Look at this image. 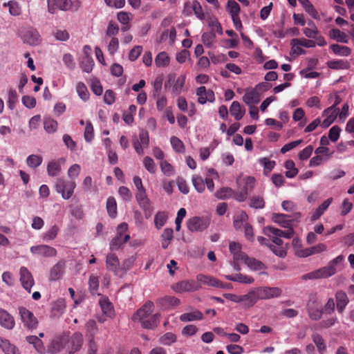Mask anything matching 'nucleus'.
Returning <instances> with one entry per match:
<instances>
[{"label":"nucleus","instance_id":"25","mask_svg":"<svg viewBox=\"0 0 354 354\" xmlns=\"http://www.w3.org/2000/svg\"><path fill=\"white\" fill-rule=\"evenodd\" d=\"M70 351L69 353L73 354L77 351L83 344V336L80 333H74L69 340Z\"/></svg>","mask_w":354,"mask_h":354},{"label":"nucleus","instance_id":"41","mask_svg":"<svg viewBox=\"0 0 354 354\" xmlns=\"http://www.w3.org/2000/svg\"><path fill=\"white\" fill-rule=\"evenodd\" d=\"M94 66V61L89 55H86L80 62V67L85 73H89L92 71Z\"/></svg>","mask_w":354,"mask_h":354},{"label":"nucleus","instance_id":"60","mask_svg":"<svg viewBox=\"0 0 354 354\" xmlns=\"http://www.w3.org/2000/svg\"><path fill=\"white\" fill-rule=\"evenodd\" d=\"M143 165L145 168L150 173L155 174L157 170V167L153 161V160L149 157L146 156L143 159Z\"/></svg>","mask_w":354,"mask_h":354},{"label":"nucleus","instance_id":"33","mask_svg":"<svg viewBox=\"0 0 354 354\" xmlns=\"http://www.w3.org/2000/svg\"><path fill=\"white\" fill-rule=\"evenodd\" d=\"M245 263L253 270H261L265 268L264 264L255 259L250 258L247 255L243 256V260Z\"/></svg>","mask_w":354,"mask_h":354},{"label":"nucleus","instance_id":"18","mask_svg":"<svg viewBox=\"0 0 354 354\" xmlns=\"http://www.w3.org/2000/svg\"><path fill=\"white\" fill-rule=\"evenodd\" d=\"M307 310L309 317L313 320H319L323 314L321 306L316 302V300L310 299L307 303Z\"/></svg>","mask_w":354,"mask_h":354},{"label":"nucleus","instance_id":"26","mask_svg":"<svg viewBox=\"0 0 354 354\" xmlns=\"http://www.w3.org/2000/svg\"><path fill=\"white\" fill-rule=\"evenodd\" d=\"M242 299L243 306L246 308L252 306L257 301V300L261 299L260 297L259 296V291L257 288L250 291L246 295H242Z\"/></svg>","mask_w":354,"mask_h":354},{"label":"nucleus","instance_id":"53","mask_svg":"<svg viewBox=\"0 0 354 354\" xmlns=\"http://www.w3.org/2000/svg\"><path fill=\"white\" fill-rule=\"evenodd\" d=\"M3 7L8 6L9 12L11 15L17 16L19 15L21 12V7L19 3L16 1H10L8 3H4L3 4Z\"/></svg>","mask_w":354,"mask_h":354},{"label":"nucleus","instance_id":"44","mask_svg":"<svg viewBox=\"0 0 354 354\" xmlns=\"http://www.w3.org/2000/svg\"><path fill=\"white\" fill-rule=\"evenodd\" d=\"M241 245L238 243L232 242L230 244V250L234 254V259L235 261L243 260V256L246 254L241 252Z\"/></svg>","mask_w":354,"mask_h":354},{"label":"nucleus","instance_id":"62","mask_svg":"<svg viewBox=\"0 0 354 354\" xmlns=\"http://www.w3.org/2000/svg\"><path fill=\"white\" fill-rule=\"evenodd\" d=\"M84 136L85 140L88 142L94 138L93 127L90 121L86 122Z\"/></svg>","mask_w":354,"mask_h":354},{"label":"nucleus","instance_id":"12","mask_svg":"<svg viewBox=\"0 0 354 354\" xmlns=\"http://www.w3.org/2000/svg\"><path fill=\"white\" fill-rule=\"evenodd\" d=\"M153 303L151 301L146 302L136 313L133 315L132 319L134 322H140L148 317L152 315L153 311Z\"/></svg>","mask_w":354,"mask_h":354},{"label":"nucleus","instance_id":"28","mask_svg":"<svg viewBox=\"0 0 354 354\" xmlns=\"http://www.w3.org/2000/svg\"><path fill=\"white\" fill-rule=\"evenodd\" d=\"M335 298L337 301V310L339 313H342L348 304L349 299L346 292L342 290L336 292Z\"/></svg>","mask_w":354,"mask_h":354},{"label":"nucleus","instance_id":"64","mask_svg":"<svg viewBox=\"0 0 354 354\" xmlns=\"http://www.w3.org/2000/svg\"><path fill=\"white\" fill-rule=\"evenodd\" d=\"M171 145L173 149L178 153L184 151V145L183 142L176 136H172L170 139Z\"/></svg>","mask_w":354,"mask_h":354},{"label":"nucleus","instance_id":"30","mask_svg":"<svg viewBox=\"0 0 354 354\" xmlns=\"http://www.w3.org/2000/svg\"><path fill=\"white\" fill-rule=\"evenodd\" d=\"M203 317V313L198 310H195L192 312L182 314L180 316L179 319L183 322H187L201 320Z\"/></svg>","mask_w":354,"mask_h":354},{"label":"nucleus","instance_id":"8","mask_svg":"<svg viewBox=\"0 0 354 354\" xmlns=\"http://www.w3.org/2000/svg\"><path fill=\"white\" fill-rule=\"evenodd\" d=\"M201 288L194 281L184 280L174 284L171 286L173 290L176 292H192L198 290Z\"/></svg>","mask_w":354,"mask_h":354},{"label":"nucleus","instance_id":"49","mask_svg":"<svg viewBox=\"0 0 354 354\" xmlns=\"http://www.w3.org/2000/svg\"><path fill=\"white\" fill-rule=\"evenodd\" d=\"M58 127L57 122L50 118H46L44 121V127L48 133H54Z\"/></svg>","mask_w":354,"mask_h":354},{"label":"nucleus","instance_id":"35","mask_svg":"<svg viewBox=\"0 0 354 354\" xmlns=\"http://www.w3.org/2000/svg\"><path fill=\"white\" fill-rule=\"evenodd\" d=\"M230 112L236 120H240L245 114V109H242L239 102L234 101L230 107Z\"/></svg>","mask_w":354,"mask_h":354},{"label":"nucleus","instance_id":"22","mask_svg":"<svg viewBox=\"0 0 354 354\" xmlns=\"http://www.w3.org/2000/svg\"><path fill=\"white\" fill-rule=\"evenodd\" d=\"M326 245L324 243H318L317 245L298 251V257H307L315 254H319L326 250Z\"/></svg>","mask_w":354,"mask_h":354},{"label":"nucleus","instance_id":"5","mask_svg":"<svg viewBox=\"0 0 354 354\" xmlns=\"http://www.w3.org/2000/svg\"><path fill=\"white\" fill-rule=\"evenodd\" d=\"M300 217L301 214L299 212H295L293 214L274 213L272 215V220L282 227L286 228L292 227V223L298 221Z\"/></svg>","mask_w":354,"mask_h":354},{"label":"nucleus","instance_id":"51","mask_svg":"<svg viewBox=\"0 0 354 354\" xmlns=\"http://www.w3.org/2000/svg\"><path fill=\"white\" fill-rule=\"evenodd\" d=\"M106 209L109 215L111 218H115L117 215V204L114 198L109 197L106 201Z\"/></svg>","mask_w":354,"mask_h":354},{"label":"nucleus","instance_id":"46","mask_svg":"<svg viewBox=\"0 0 354 354\" xmlns=\"http://www.w3.org/2000/svg\"><path fill=\"white\" fill-rule=\"evenodd\" d=\"M100 307L103 313L109 317L113 315V309L112 304L106 298H102L99 301Z\"/></svg>","mask_w":354,"mask_h":354},{"label":"nucleus","instance_id":"7","mask_svg":"<svg viewBox=\"0 0 354 354\" xmlns=\"http://www.w3.org/2000/svg\"><path fill=\"white\" fill-rule=\"evenodd\" d=\"M209 222L208 219L194 216L189 219L187 221V227L192 232L203 231L207 228Z\"/></svg>","mask_w":354,"mask_h":354},{"label":"nucleus","instance_id":"24","mask_svg":"<svg viewBox=\"0 0 354 354\" xmlns=\"http://www.w3.org/2000/svg\"><path fill=\"white\" fill-rule=\"evenodd\" d=\"M243 102L248 106H252L260 101V97L256 89H247L245 95L243 96Z\"/></svg>","mask_w":354,"mask_h":354},{"label":"nucleus","instance_id":"4","mask_svg":"<svg viewBox=\"0 0 354 354\" xmlns=\"http://www.w3.org/2000/svg\"><path fill=\"white\" fill-rule=\"evenodd\" d=\"M55 189L57 193L61 194L64 199H69L73 194L76 183L73 181H66L63 178H57L55 183Z\"/></svg>","mask_w":354,"mask_h":354},{"label":"nucleus","instance_id":"58","mask_svg":"<svg viewBox=\"0 0 354 354\" xmlns=\"http://www.w3.org/2000/svg\"><path fill=\"white\" fill-rule=\"evenodd\" d=\"M244 183L242 190L247 192L249 194L254 189L255 185V178L252 176H247L243 179Z\"/></svg>","mask_w":354,"mask_h":354},{"label":"nucleus","instance_id":"29","mask_svg":"<svg viewBox=\"0 0 354 354\" xmlns=\"http://www.w3.org/2000/svg\"><path fill=\"white\" fill-rule=\"evenodd\" d=\"M160 317V314L156 313L140 321L139 322L141 323V325L144 328L153 329L158 326Z\"/></svg>","mask_w":354,"mask_h":354},{"label":"nucleus","instance_id":"17","mask_svg":"<svg viewBox=\"0 0 354 354\" xmlns=\"http://www.w3.org/2000/svg\"><path fill=\"white\" fill-rule=\"evenodd\" d=\"M196 95L198 96V102L201 104H204L207 102H213L215 100L214 93L210 89L207 90L203 86L197 88Z\"/></svg>","mask_w":354,"mask_h":354},{"label":"nucleus","instance_id":"52","mask_svg":"<svg viewBox=\"0 0 354 354\" xmlns=\"http://www.w3.org/2000/svg\"><path fill=\"white\" fill-rule=\"evenodd\" d=\"M140 208L142 209V210L145 212V216L147 218H149L153 212V209L151 205L150 201L148 198L144 199L143 201H140L138 202Z\"/></svg>","mask_w":354,"mask_h":354},{"label":"nucleus","instance_id":"15","mask_svg":"<svg viewBox=\"0 0 354 354\" xmlns=\"http://www.w3.org/2000/svg\"><path fill=\"white\" fill-rule=\"evenodd\" d=\"M66 263L64 260L59 261L50 270L48 280L55 281L60 279L64 274Z\"/></svg>","mask_w":354,"mask_h":354},{"label":"nucleus","instance_id":"61","mask_svg":"<svg viewBox=\"0 0 354 354\" xmlns=\"http://www.w3.org/2000/svg\"><path fill=\"white\" fill-rule=\"evenodd\" d=\"M167 218V214L163 212L156 214L154 218L155 226L158 229H160L165 223Z\"/></svg>","mask_w":354,"mask_h":354},{"label":"nucleus","instance_id":"10","mask_svg":"<svg viewBox=\"0 0 354 354\" xmlns=\"http://www.w3.org/2000/svg\"><path fill=\"white\" fill-rule=\"evenodd\" d=\"M30 252L34 255L44 257H53L57 255L55 248L47 245H37L30 248Z\"/></svg>","mask_w":354,"mask_h":354},{"label":"nucleus","instance_id":"13","mask_svg":"<svg viewBox=\"0 0 354 354\" xmlns=\"http://www.w3.org/2000/svg\"><path fill=\"white\" fill-rule=\"evenodd\" d=\"M106 266L109 271L114 273L116 276H121L120 261L115 254L109 253L106 258Z\"/></svg>","mask_w":354,"mask_h":354},{"label":"nucleus","instance_id":"48","mask_svg":"<svg viewBox=\"0 0 354 354\" xmlns=\"http://www.w3.org/2000/svg\"><path fill=\"white\" fill-rule=\"evenodd\" d=\"M309 27L304 28L303 30L304 34L308 38L314 39L316 38V35H318L319 31L315 24V23L312 21H310L308 23Z\"/></svg>","mask_w":354,"mask_h":354},{"label":"nucleus","instance_id":"19","mask_svg":"<svg viewBox=\"0 0 354 354\" xmlns=\"http://www.w3.org/2000/svg\"><path fill=\"white\" fill-rule=\"evenodd\" d=\"M261 299H268L278 297L281 295L282 290L278 287H262L257 288Z\"/></svg>","mask_w":354,"mask_h":354},{"label":"nucleus","instance_id":"6","mask_svg":"<svg viewBox=\"0 0 354 354\" xmlns=\"http://www.w3.org/2000/svg\"><path fill=\"white\" fill-rule=\"evenodd\" d=\"M20 36L24 43L30 46H37L41 41L39 32L32 27L24 28L20 32Z\"/></svg>","mask_w":354,"mask_h":354},{"label":"nucleus","instance_id":"39","mask_svg":"<svg viewBox=\"0 0 354 354\" xmlns=\"http://www.w3.org/2000/svg\"><path fill=\"white\" fill-rule=\"evenodd\" d=\"M234 190L230 187H222L217 190L214 196L220 200H227L232 197Z\"/></svg>","mask_w":354,"mask_h":354},{"label":"nucleus","instance_id":"56","mask_svg":"<svg viewBox=\"0 0 354 354\" xmlns=\"http://www.w3.org/2000/svg\"><path fill=\"white\" fill-rule=\"evenodd\" d=\"M42 157L39 155H30L26 158L27 165L32 168L39 167L42 162Z\"/></svg>","mask_w":354,"mask_h":354},{"label":"nucleus","instance_id":"11","mask_svg":"<svg viewBox=\"0 0 354 354\" xmlns=\"http://www.w3.org/2000/svg\"><path fill=\"white\" fill-rule=\"evenodd\" d=\"M20 281L23 288L30 292L31 288L35 284V281L31 272L26 267H21L19 270Z\"/></svg>","mask_w":354,"mask_h":354},{"label":"nucleus","instance_id":"57","mask_svg":"<svg viewBox=\"0 0 354 354\" xmlns=\"http://www.w3.org/2000/svg\"><path fill=\"white\" fill-rule=\"evenodd\" d=\"M227 10L232 17L239 16L240 12V6L237 2L234 0L227 1Z\"/></svg>","mask_w":354,"mask_h":354},{"label":"nucleus","instance_id":"47","mask_svg":"<svg viewBox=\"0 0 354 354\" xmlns=\"http://www.w3.org/2000/svg\"><path fill=\"white\" fill-rule=\"evenodd\" d=\"M287 171L286 172V176L288 178H292L297 176L298 169L295 167V162L292 160H288L286 161L284 165Z\"/></svg>","mask_w":354,"mask_h":354},{"label":"nucleus","instance_id":"38","mask_svg":"<svg viewBox=\"0 0 354 354\" xmlns=\"http://www.w3.org/2000/svg\"><path fill=\"white\" fill-rule=\"evenodd\" d=\"M155 63L158 67H165L169 64L170 58L166 52L162 51L156 55Z\"/></svg>","mask_w":354,"mask_h":354},{"label":"nucleus","instance_id":"42","mask_svg":"<svg viewBox=\"0 0 354 354\" xmlns=\"http://www.w3.org/2000/svg\"><path fill=\"white\" fill-rule=\"evenodd\" d=\"M290 44L294 46V48L296 46H301L306 48H313L316 46L315 41L310 39H306L305 38L292 39L290 41Z\"/></svg>","mask_w":354,"mask_h":354},{"label":"nucleus","instance_id":"31","mask_svg":"<svg viewBox=\"0 0 354 354\" xmlns=\"http://www.w3.org/2000/svg\"><path fill=\"white\" fill-rule=\"evenodd\" d=\"M26 340L30 344H32L35 350L41 354L45 353V347L43 342L35 335H29L26 337Z\"/></svg>","mask_w":354,"mask_h":354},{"label":"nucleus","instance_id":"54","mask_svg":"<svg viewBox=\"0 0 354 354\" xmlns=\"http://www.w3.org/2000/svg\"><path fill=\"white\" fill-rule=\"evenodd\" d=\"M312 339L315 344L316 345L318 351L322 354L326 350V346L322 337L319 334H313Z\"/></svg>","mask_w":354,"mask_h":354},{"label":"nucleus","instance_id":"50","mask_svg":"<svg viewBox=\"0 0 354 354\" xmlns=\"http://www.w3.org/2000/svg\"><path fill=\"white\" fill-rule=\"evenodd\" d=\"M59 232V227L57 225H53L48 230L44 233L42 239L44 241L48 242L55 239Z\"/></svg>","mask_w":354,"mask_h":354},{"label":"nucleus","instance_id":"1","mask_svg":"<svg viewBox=\"0 0 354 354\" xmlns=\"http://www.w3.org/2000/svg\"><path fill=\"white\" fill-rule=\"evenodd\" d=\"M343 255H339L333 259L328 266L322 267L317 270L304 274L301 278L304 280L317 279L328 278L333 276L336 272L335 266L344 260Z\"/></svg>","mask_w":354,"mask_h":354},{"label":"nucleus","instance_id":"20","mask_svg":"<svg viewBox=\"0 0 354 354\" xmlns=\"http://www.w3.org/2000/svg\"><path fill=\"white\" fill-rule=\"evenodd\" d=\"M66 159L60 158L50 161L47 165V173L49 176H57L62 171V167L64 165Z\"/></svg>","mask_w":354,"mask_h":354},{"label":"nucleus","instance_id":"27","mask_svg":"<svg viewBox=\"0 0 354 354\" xmlns=\"http://www.w3.org/2000/svg\"><path fill=\"white\" fill-rule=\"evenodd\" d=\"M0 348L5 354H20L19 349L10 342L0 337Z\"/></svg>","mask_w":354,"mask_h":354},{"label":"nucleus","instance_id":"55","mask_svg":"<svg viewBox=\"0 0 354 354\" xmlns=\"http://www.w3.org/2000/svg\"><path fill=\"white\" fill-rule=\"evenodd\" d=\"M77 93L79 97L83 100L86 101L89 98V93L85 84L83 82H78L76 86Z\"/></svg>","mask_w":354,"mask_h":354},{"label":"nucleus","instance_id":"21","mask_svg":"<svg viewBox=\"0 0 354 354\" xmlns=\"http://www.w3.org/2000/svg\"><path fill=\"white\" fill-rule=\"evenodd\" d=\"M0 325L8 330H12L15 326V321L12 315L8 311L0 308Z\"/></svg>","mask_w":354,"mask_h":354},{"label":"nucleus","instance_id":"37","mask_svg":"<svg viewBox=\"0 0 354 354\" xmlns=\"http://www.w3.org/2000/svg\"><path fill=\"white\" fill-rule=\"evenodd\" d=\"M185 82V75H180L176 80L172 86L171 93L176 96L181 93Z\"/></svg>","mask_w":354,"mask_h":354},{"label":"nucleus","instance_id":"45","mask_svg":"<svg viewBox=\"0 0 354 354\" xmlns=\"http://www.w3.org/2000/svg\"><path fill=\"white\" fill-rule=\"evenodd\" d=\"M258 162L263 167L264 174L266 175H268L275 166L274 160H271L266 157L259 158Z\"/></svg>","mask_w":354,"mask_h":354},{"label":"nucleus","instance_id":"43","mask_svg":"<svg viewBox=\"0 0 354 354\" xmlns=\"http://www.w3.org/2000/svg\"><path fill=\"white\" fill-rule=\"evenodd\" d=\"M192 184L198 193H203L205 189V180L201 176L194 175L192 178Z\"/></svg>","mask_w":354,"mask_h":354},{"label":"nucleus","instance_id":"2","mask_svg":"<svg viewBox=\"0 0 354 354\" xmlns=\"http://www.w3.org/2000/svg\"><path fill=\"white\" fill-rule=\"evenodd\" d=\"M128 229V225L125 223L120 224L117 227V234L112 239L109 243V248L111 250H119L124 243H127L130 239L129 234H124Z\"/></svg>","mask_w":354,"mask_h":354},{"label":"nucleus","instance_id":"23","mask_svg":"<svg viewBox=\"0 0 354 354\" xmlns=\"http://www.w3.org/2000/svg\"><path fill=\"white\" fill-rule=\"evenodd\" d=\"M157 304L162 308L168 309L178 306L180 304V301L174 296H165L158 299Z\"/></svg>","mask_w":354,"mask_h":354},{"label":"nucleus","instance_id":"40","mask_svg":"<svg viewBox=\"0 0 354 354\" xmlns=\"http://www.w3.org/2000/svg\"><path fill=\"white\" fill-rule=\"evenodd\" d=\"M333 52L339 56L347 57L351 55V50L346 46H340L339 44H332L330 46Z\"/></svg>","mask_w":354,"mask_h":354},{"label":"nucleus","instance_id":"14","mask_svg":"<svg viewBox=\"0 0 354 354\" xmlns=\"http://www.w3.org/2000/svg\"><path fill=\"white\" fill-rule=\"evenodd\" d=\"M48 12L53 14L57 10H68L72 6L71 0H47Z\"/></svg>","mask_w":354,"mask_h":354},{"label":"nucleus","instance_id":"34","mask_svg":"<svg viewBox=\"0 0 354 354\" xmlns=\"http://www.w3.org/2000/svg\"><path fill=\"white\" fill-rule=\"evenodd\" d=\"M333 202V198H329L324 201L313 213L311 216V220L312 221H316L323 214L324 212L328 209L329 205Z\"/></svg>","mask_w":354,"mask_h":354},{"label":"nucleus","instance_id":"32","mask_svg":"<svg viewBox=\"0 0 354 354\" xmlns=\"http://www.w3.org/2000/svg\"><path fill=\"white\" fill-rule=\"evenodd\" d=\"M65 309V301L62 299H59L53 304L51 313L53 317H59L64 313Z\"/></svg>","mask_w":354,"mask_h":354},{"label":"nucleus","instance_id":"9","mask_svg":"<svg viewBox=\"0 0 354 354\" xmlns=\"http://www.w3.org/2000/svg\"><path fill=\"white\" fill-rule=\"evenodd\" d=\"M287 228V230H281L272 226H266L263 229V232L268 236H277L290 239L294 235L295 232L292 227Z\"/></svg>","mask_w":354,"mask_h":354},{"label":"nucleus","instance_id":"63","mask_svg":"<svg viewBox=\"0 0 354 354\" xmlns=\"http://www.w3.org/2000/svg\"><path fill=\"white\" fill-rule=\"evenodd\" d=\"M330 36L337 41L347 43L346 35L339 29H333L330 31Z\"/></svg>","mask_w":354,"mask_h":354},{"label":"nucleus","instance_id":"59","mask_svg":"<svg viewBox=\"0 0 354 354\" xmlns=\"http://www.w3.org/2000/svg\"><path fill=\"white\" fill-rule=\"evenodd\" d=\"M250 206L255 209H263L265 207L264 199L259 196H254L250 200Z\"/></svg>","mask_w":354,"mask_h":354},{"label":"nucleus","instance_id":"36","mask_svg":"<svg viewBox=\"0 0 354 354\" xmlns=\"http://www.w3.org/2000/svg\"><path fill=\"white\" fill-rule=\"evenodd\" d=\"M225 277L230 281L239 282L245 284H250L254 281V279L252 277L241 273L227 275Z\"/></svg>","mask_w":354,"mask_h":354},{"label":"nucleus","instance_id":"3","mask_svg":"<svg viewBox=\"0 0 354 354\" xmlns=\"http://www.w3.org/2000/svg\"><path fill=\"white\" fill-rule=\"evenodd\" d=\"M18 311L23 326L25 328L30 330L37 328L39 322L31 311L24 306L19 307Z\"/></svg>","mask_w":354,"mask_h":354},{"label":"nucleus","instance_id":"16","mask_svg":"<svg viewBox=\"0 0 354 354\" xmlns=\"http://www.w3.org/2000/svg\"><path fill=\"white\" fill-rule=\"evenodd\" d=\"M196 279L198 283L203 285L220 288H229L228 286H225L221 281L209 275L200 274L197 275Z\"/></svg>","mask_w":354,"mask_h":354}]
</instances>
